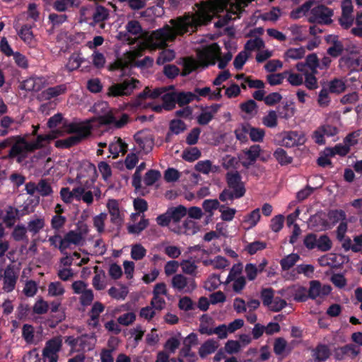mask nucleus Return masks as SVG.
I'll return each mask as SVG.
<instances>
[{
    "label": "nucleus",
    "mask_w": 362,
    "mask_h": 362,
    "mask_svg": "<svg viewBox=\"0 0 362 362\" xmlns=\"http://www.w3.org/2000/svg\"><path fill=\"white\" fill-rule=\"evenodd\" d=\"M173 28L166 25L163 28L153 31L151 35V39L156 47H165L168 42H173L177 35H182L189 32V28L194 31L197 26L201 25L199 18L185 13L183 16L170 20Z\"/></svg>",
    "instance_id": "1"
},
{
    "label": "nucleus",
    "mask_w": 362,
    "mask_h": 362,
    "mask_svg": "<svg viewBox=\"0 0 362 362\" xmlns=\"http://www.w3.org/2000/svg\"><path fill=\"white\" fill-rule=\"evenodd\" d=\"M227 188H225L218 196L222 202L240 199L245 196L246 189L245 183L242 181V177L238 171L228 172L226 175Z\"/></svg>",
    "instance_id": "2"
},
{
    "label": "nucleus",
    "mask_w": 362,
    "mask_h": 362,
    "mask_svg": "<svg viewBox=\"0 0 362 362\" xmlns=\"http://www.w3.org/2000/svg\"><path fill=\"white\" fill-rule=\"evenodd\" d=\"M69 134H75L65 139H59L55 141L54 146L58 148H69L80 144L91 135V127L78 123L71 122L64 124Z\"/></svg>",
    "instance_id": "3"
},
{
    "label": "nucleus",
    "mask_w": 362,
    "mask_h": 362,
    "mask_svg": "<svg viewBox=\"0 0 362 362\" xmlns=\"http://www.w3.org/2000/svg\"><path fill=\"white\" fill-rule=\"evenodd\" d=\"M30 152H33V150L30 141H28L25 138L17 136L9 150L8 158L11 159L16 158V161L21 163L26 158L28 153Z\"/></svg>",
    "instance_id": "4"
},
{
    "label": "nucleus",
    "mask_w": 362,
    "mask_h": 362,
    "mask_svg": "<svg viewBox=\"0 0 362 362\" xmlns=\"http://www.w3.org/2000/svg\"><path fill=\"white\" fill-rule=\"evenodd\" d=\"M137 83L139 81L135 78H127L121 83H114L108 88L107 95L110 97L130 95L136 88Z\"/></svg>",
    "instance_id": "5"
},
{
    "label": "nucleus",
    "mask_w": 362,
    "mask_h": 362,
    "mask_svg": "<svg viewBox=\"0 0 362 362\" xmlns=\"http://www.w3.org/2000/svg\"><path fill=\"white\" fill-rule=\"evenodd\" d=\"M333 14L332 9L324 5H318L311 9L308 22L329 25L332 22V16Z\"/></svg>",
    "instance_id": "6"
},
{
    "label": "nucleus",
    "mask_w": 362,
    "mask_h": 362,
    "mask_svg": "<svg viewBox=\"0 0 362 362\" xmlns=\"http://www.w3.org/2000/svg\"><path fill=\"white\" fill-rule=\"evenodd\" d=\"M62 346V339L61 337H56L47 341L42 350V356L48 358L49 362H57L59 356Z\"/></svg>",
    "instance_id": "7"
},
{
    "label": "nucleus",
    "mask_w": 362,
    "mask_h": 362,
    "mask_svg": "<svg viewBox=\"0 0 362 362\" xmlns=\"http://www.w3.org/2000/svg\"><path fill=\"white\" fill-rule=\"evenodd\" d=\"M171 286L174 289L185 293H192L197 286L194 278H187L181 274L173 276Z\"/></svg>",
    "instance_id": "8"
},
{
    "label": "nucleus",
    "mask_w": 362,
    "mask_h": 362,
    "mask_svg": "<svg viewBox=\"0 0 362 362\" xmlns=\"http://www.w3.org/2000/svg\"><path fill=\"white\" fill-rule=\"evenodd\" d=\"M281 145L286 148H291L303 145L305 141V136L303 132L288 131L281 134Z\"/></svg>",
    "instance_id": "9"
},
{
    "label": "nucleus",
    "mask_w": 362,
    "mask_h": 362,
    "mask_svg": "<svg viewBox=\"0 0 362 362\" xmlns=\"http://www.w3.org/2000/svg\"><path fill=\"white\" fill-rule=\"evenodd\" d=\"M47 84V80L43 76H31L24 80L20 85V88L28 92H38Z\"/></svg>",
    "instance_id": "10"
},
{
    "label": "nucleus",
    "mask_w": 362,
    "mask_h": 362,
    "mask_svg": "<svg viewBox=\"0 0 362 362\" xmlns=\"http://www.w3.org/2000/svg\"><path fill=\"white\" fill-rule=\"evenodd\" d=\"M126 30L128 33L120 32L118 34V39L127 42L129 45L134 43V40L129 36V33L136 35L142 33V28L138 21L132 20L126 25Z\"/></svg>",
    "instance_id": "11"
},
{
    "label": "nucleus",
    "mask_w": 362,
    "mask_h": 362,
    "mask_svg": "<svg viewBox=\"0 0 362 362\" xmlns=\"http://www.w3.org/2000/svg\"><path fill=\"white\" fill-rule=\"evenodd\" d=\"M18 277V274L15 272L13 267L11 265L7 266L4 272L2 289L6 293L13 291L16 288Z\"/></svg>",
    "instance_id": "12"
},
{
    "label": "nucleus",
    "mask_w": 362,
    "mask_h": 362,
    "mask_svg": "<svg viewBox=\"0 0 362 362\" xmlns=\"http://www.w3.org/2000/svg\"><path fill=\"white\" fill-rule=\"evenodd\" d=\"M358 354L359 348L355 344H349L337 349L334 356L336 359L341 361L344 360L347 356L354 358L357 356Z\"/></svg>",
    "instance_id": "13"
},
{
    "label": "nucleus",
    "mask_w": 362,
    "mask_h": 362,
    "mask_svg": "<svg viewBox=\"0 0 362 362\" xmlns=\"http://www.w3.org/2000/svg\"><path fill=\"white\" fill-rule=\"evenodd\" d=\"M67 87L66 84H60L54 87H49L43 90L38 96L40 100H50L66 93Z\"/></svg>",
    "instance_id": "14"
},
{
    "label": "nucleus",
    "mask_w": 362,
    "mask_h": 362,
    "mask_svg": "<svg viewBox=\"0 0 362 362\" xmlns=\"http://www.w3.org/2000/svg\"><path fill=\"white\" fill-rule=\"evenodd\" d=\"M134 139L145 153H149L153 149L154 139L151 135L143 136L142 132H138L134 135Z\"/></svg>",
    "instance_id": "15"
},
{
    "label": "nucleus",
    "mask_w": 362,
    "mask_h": 362,
    "mask_svg": "<svg viewBox=\"0 0 362 362\" xmlns=\"http://www.w3.org/2000/svg\"><path fill=\"white\" fill-rule=\"evenodd\" d=\"M107 207L110 215V221L116 226H121L123 221V218L122 217L119 211L117 200L113 199H109L107 204Z\"/></svg>",
    "instance_id": "16"
},
{
    "label": "nucleus",
    "mask_w": 362,
    "mask_h": 362,
    "mask_svg": "<svg viewBox=\"0 0 362 362\" xmlns=\"http://www.w3.org/2000/svg\"><path fill=\"white\" fill-rule=\"evenodd\" d=\"M199 259L196 256H189V259H183L180 262L182 270L185 274L195 276L197 266L195 264L196 262H199Z\"/></svg>",
    "instance_id": "17"
},
{
    "label": "nucleus",
    "mask_w": 362,
    "mask_h": 362,
    "mask_svg": "<svg viewBox=\"0 0 362 362\" xmlns=\"http://www.w3.org/2000/svg\"><path fill=\"white\" fill-rule=\"evenodd\" d=\"M218 347V343L213 339L205 341L199 349V354L202 358H206L208 355L214 353Z\"/></svg>",
    "instance_id": "18"
},
{
    "label": "nucleus",
    "mask_w": 362,
    "mask_h": 362,
    "mask_svg": "<svg viewBox=\"0 0 362 362\" xmlns=\"http://www.w3.org/2000/svg\"><path fill=\"white\" fill-rule=\"evenodd\" d=\"M339 64L346 66L351 71L359 70L362 66V59L360 57L354 58L351 56H343L339 59Z\"/></svg>",
    "instance_id": "19"
},
{
    "label": "nucleus",
    "mask_w": 362,
    "mask_h": 362,
    "mask_svg": "<svg viewBox=\"0 0 362 362\" xmlns=\"http://www.w3.org/2000/svg\"><path fill=\"white\" fill-rule=\"evenodd\" d=\"M35 24H24L18 32L19 37L27 45H32L34 42V35L33 28Z\"/></svg>",
    "instance_id": "20"
},
{
    "label": "nucleus",
    "mask_w": 362,
    "mask_h": 362,
    "mask_svg": "<svg viewBox=\"0 0 362 362\" xmlns=\"http://www.w3.org/2000/svg\"><path fill=\"white\" fill-rule=\"evenodd\" d=\"M313 356L317 362L325 361L330 356V350L327 345L320 344L314 349Z\"/></svg>",
    "instance_id": "21"
},
{
    "label": "nucleus",
    "mask_w": 362,
    "mask_h": 362,
    "mask_svg": "<svg viewBox=\"0 0 362 362\" xmlns=\"http://www.w3.org/2000/svg\"><path fill=\"white\" fill-rule=\"evenodd\" d=\"M177 103L180 107L189 104L194 100H199V97L192 92H175Z\"/></svg>",
    "instance_id": "22"
},
{
    "label": "nucleus",
    "mask_w": 362,
    "mask_h": 362,
    "mask_svg": "<svg viewBox=\"0 0 362 362\" xmlns=\"http://www.w3.org/2000/svg\"><path fill=\"white\" fill-rule=\"evenodd\" d=\"M211 49H214V52H217L218 57L217 59L218 60V67L220 69H223L226 67L228 62L232 59L233 55L230 52H228L223 57H220L221 54V49L217 43H213L211 46Z\"/></svg>",
    "instance_id": "23"
},
{
    "label": "nucleus",
    "mask_w": 362,
    "mask_h": 362,
    "mask_svg": "<svg viewBox=\"0 0 362 362\" xmlns=\"http://www.w3.org/2000/svg\"><path fill=\"white\" fill-rule=\"evenodd\" d=\"M110 11L105 6L97 5L93 14V20L95 23H99L108 19Z\"/></svg>",
    "instance_id": "24"
},
{
    "label": "nucleus",
    "mask_w": 362,
    "mask_h": 362,
    "mask_svg": "<svg viewBox=\"0 0 362 362\" xmlns=\"http://www.w3.org/2000/svg\"><path fill=\"white\" fill-rule=\"evenodd\" d=\"M27 228L23 224L16 225L11 233V237L15 241H25L28 242V238L27 235Z\"/></svg>",
    "instance_id": "25"
},
{
    "label": "nucleus",
    "mask_w": 362,
    "mask_h": 362,
    "mask_svg": "<svg viewBox=\"0 0 362 362\" xmlns=\"http://www.w3.org/2000/svg\"><path fill=\"white\" fill-rule=\"evenodd\" d=\"M327 218L334 226L339 222L345 221L346 219V214L342 209H332L328 211Z\"/></svg>",
    "instance_id": "26"
},
{
    "label": "nucleus",
    "mask_w": 362,
    "mask_h": 362,
    "mask_svg": "<svg viewBox=\"0 0 362 362\" xmlns=\"http://www.w3.org/2000/svg\"><path fill=\"white\" fill-rule=\"evenodd\" d=\"M162 100L163 109L168 111L173 110L177 103L175 91L163 94Z\"/></svg>",
    "instance_id": "27"
},
{
    "label": "nucleus",
    "mask_w": 362,
    "mask_h": 362,
    "mask_svg": "<svg viewBox=\"0 0 362 362\" xmlns=\"http://www.w3.org/2000/svg\"><path fill=\"white\" fill-rule=\"evenodd\" d=\"M168 211L170 215L171 219L174 222L180 221L183 217L186 216L187 213V208L182 205L170 208L168 209Z\"/></svg>",
    "instance_id": "28"
},
{
    "label": "nucleus",
    "mask_w": 362,
    "mask_h": 362,
    "mask_svg": "<svg viewBox=\"0 0 362 362\" xmlns=\"http://www.w3.org/2000/svg\"><path fill=\"white\" fill-rule=\"evenodd\" d=\"M273 156L281 165L291 164L293 161V158L288 156L286 151L281 148H277Z\"/></svg>",
    "instance_id": "29"
},
{
    "label": "nucleus",
    "mask_w": 362,
    "mask_h": 362,
    "mask_svg": "<svg viewBox=\"0 0 362 362\" xmlns=\"http://www.w3.org/2000/svg\"><path fill=\"white\" fill-rule=\"evenodd\" d=\"M148 225V219L144 218V216L143 215L142 218L138 223L129 225L127 226V231L129 234L139 235L145 230Z\"/></svg>",
    "instance_id": "30"
},
{
    "label": "nucleus",
    "mask_w": 362,
    "mask_h": 362,
    "mask_svg": "<svg viewBox=\"0 0 362 362\" xmlns=\"http://www.w3.org/2000/svg\"><path fill=\"white\" fill-rule=\"evenodd\" d=\"M300 257L296 253H291L280 261V265L283 271H287L293 267L299 260Z\"/></svg>",
    "instance_id": "31"
},
{
    "label": "nucleus",
    "mask_w": 362,
    "mask_h": 362,
    "mask_svg": "<svg viewBox=\"0 0 362 362\" xmlns=\"http://www.w3.org/2000/svg\"><path fill=\"white\" fill-rule=\"evenodd\" d=\"M66 318L65 312L64 310L50 313L49 318L47 320V323L50 328H55L59 323L62 322Z\"/></svg>",
    "instance_id": "32"
},
{
    "label": "nucleus",
    "mask_w": 362,
    "mask_h": 362,
    "mask_svg": "<svg viewBox=\"0 0 362 362\" xmlns=\"http://www.w3.org/2000/svg\"><path fill=\"white\" fill-rule=\"evenodd\" d=\"M20 210L8 206L6 210V216L4 218V222L6 223L7 227H11L13 226L15 220L18 218Z\"/></svg>",
    "instance_id": "33"
},
{
    "label": "nucleus",
    "mask_w": 362,
    "mask_h": 362,
    "mask_svg": "<svg viewBox=\"0 0 362 362\" xmlns=\"http://www.w3.org/2000/svg\"><path fill=\"white\" fill-rule=\"evenodd\" d=\"M45 219L42 218H37L33 219L28 223L27 230L33 235L38 233L45 227Z\"/></svg>",
    "instance_id": "34"
},
{
    "label": "nucleus",
    "mask_w": 362,
    "mask_h": 362,
    "mask_svg": "<svg viewBox=\"0 0 362 362\" xmlns=\"http://www.w3.org/2000/svg\"><path fill=\"white\" fill-rule=\"evenodd\" d=\"M83 62V59L78 54H72L69 58L68 62L66 64V69L69 71H72L78 69Z\"/></svg>",
    "instance_id": "35"
},
{
    "label": "nucleus",
    "mask_w": 362,
    "mask_h": 362,
    "mask_svg": "<svg viewBox=\"0 0 362 362\" xmlns=\"http://www.w3.org/2000/svg\"><path fill=\"white\" fill-rule=\"evenodd\" d=\"M83 240V238L81 232L70 230L64 235L65 242H69L70 244L75 245H80Z\"/></svg>",
    "instance_id": "36"
},
{
    "label": "nucleus",
    "mask_w": 362,
    "mask_h": 362,
    "mask_svg": "<svg viewBox=\"0 0 362 362\" xmlns=\"http://www.w3.org/2000/svg\"><path fill=\"white\" fill-rule=\"evenodd\" d=\"M260 297L264 306L269 307L274 298V291L272 288H264L261 290Z\"/></svg>",
    "instance_id": "37"
},
{
    "label": "nucleus",
    "mask_w": 362,
    "mask_h": 362,
    "mask_svg": "<svg viewBox=\"0 0 362 362\" xmlns=\"http://www.w3.org/2000/svg\"><path fill=\"white\" fill-rule=\"evenodd\" d=\"M332 246V241L327 235H322L317 238V248L321 252L329 251Z\"/></svg>",
    "instance_id": "38"
},
{
    "label": "nucleus",
    "mask_w": 362,
    "mask_h": 362,
    "mask_svg": "<svg viewBox=\"0 0 362 362\" xmlns=\"http://www.w3.org/2000/svg\"><path fill=\"white\" fill-rule=\"evenodd\" d=\"M37 187V192L42 197H47L53 193L52 188L46 179H41L38 182Z\"/></svg>",
    "instance_id": "39"
},
{
    "label": "nucleus",
    "mask_w": 362,
    "mask_h": 362,
    "mask_svg": "<svg viewBox=\"0 0 362 362\" xmlns=\"http://www.w3.org/2000/svg\"><path fill=\"white\" fill-rule=\"evenodd\" d=\"M346 89L344 82L339 78H334L329 82V91L332 93L339 94L344 92Z\"/></svg>",
    "instance_id": "40"
},
{
    "label": "nucleus",
    "mask_w": 362,
    "mask_h": 362,
    "mask_svg": "<svg viewBox=\"0 0 362 362\" xmlns=\"http://www.w3.org/2000/svg\"><path fill=\"white\" fill-rule=\"evenodd\" d=\"M76 0H56L53 2V8L59 12H64L74 6Z\"/></svg>",
    "instance_id": "41"
},
{
    "label": "nucleus",
    "mask_w": 362,
    "mask_h": 362,
    "mask_svg": "<svg viewBox=\"0 0 362 362\" xmlns=\"http://www.w3.org/2000/svg\"><path fill=\"white\" fill-rule=\"evenodd\" d=\"M305 54V49L303 47L299 48H289L285 52V57L291 59H302Z\"/></svg>",
    "instance_id": "42"
},
{
    "label": "nucleus",
    "mask_w": 362,
    "mask_h": 362,
    "mask_svg": "<svg viewBox=\"0 0 362 362\" xmlns=\"http://www.w3.org/2000/svg\"><path fill=\"white\" fill-rule=\"evenodd\" d=\"M288 74H289V71H285L278 74H272L267 76V79L271 86L279 85L283 83L284 79L286 78Z\"/></svg>",
    "instance_id": "43"
},
{
    "label": "nucleus",
    "mask_w": 362,
    "mask_h": 362,
    "mask_svg": "<svg viewBox=\"0 0 362 362\" xmlns=\"http://www.w3.org/2000/svg\"><path fill=\"white\" fill-rule=\"evenodd\" d=\"M317 72H308L305 73V86L309 90H315L318 88L317 79L315 77Z\"/></svg>",
    "instance_id": "44"
},
{
    "label": "nucleus",
    "mask_w": 362,
    "mask_h": 362,
    "mask_svg": "<svg viewBox=\"0 0 362 362\" xmlns=\"http://www.w3.org/2000/svg\"><path fill=\"white\" fill-rule=\"evenodd\" d=\"M108 294L115 299L124 300L128 294V290L126 286H122L121 289L112 286L108 290Z\"/></svg>",
    "instance_id": "45"
},
{
    "label": "nucleus",
    "mask_w": 362,
    "mask_h": 362,
    "mask_svg": "<svg viewBox=\"0 0 362 362\" xmlns=\"http://www.w3.org/2000/svg\"><path fill=\"white\" fill-rule=\"evenodd\" d=\"M249 135L252 141L260 142L263 141L265 132L262 129L253 127L249 124Z\"/></svg>",
    "instance_id": "46"
},
{
    "label": "nucleus",
    "mask_w": 362,
    "mask_h": 362,
    "mask_svg": "<svg viewBox=\"0 0 362 362\" xmlns=\"http://www.w3.org/2000/svg\"><path fill=\"white\" fill-rule=\"evenodd\" d=\"M222 204H220L218 199H206L202 203V207L204 210L207 212L210 213V216L213 215V211L216 210L221 208Z\"/></svg>",
    "instance_id": "47"
},
{
    "label": "nucleus",
    "mask_w": 362,
    "mask_h": 362,
    "mask_svg": "<svg viewBox=\"0 0 362 362\" xmlns=\"http://www.w3.org/2000/svg\"><path fill=\"white\" fill-rule=\"evenodd\" d=\"M64 291V288L59 281L51 282L48 286V294L51 296H62Z\"/></svg>",
    "instance_id": "48"
},
{
    "label": "nucleus",
    "mask_w": 362,
    "mask_h": 362,
    "mask_svg": "<svg viewBox=\"0 0 362 362\" xmlns=\"http://www.w3.org/2000/svg\"><path fill=\"white\" fill-rule=\"evenodd\" d=\"M262 123L264 126L274 128L277 126V115L274 110L269 111L268 114L262 118Z\"/></svg>",
    "instance_id": "49"
},
{
    "label": "nucleus",
    "mask_w": 362,
    "mask_h": 362,
    "mask_svg": "<svg viewBox=\"0 0 362 362\" xmlns=\"http://www.w3.org/2000/svg\"><path fill=\"white\" fill-rule=\"evenodd\" d=\"M201 156V152L197 147L183 151L182 158L187 161L192 162L197 160Z\"/></svg>",
    "instance_id": "50"
},
{
    "label": "nucleus",
    "mask_w": 362,
    "mask_h": 362,
    "mask_svg": "<svg viewBox=\"0 0 362 362\" xmlns=\"http://www.w3.org/2000/svg\"><path fill=\"white\" fill-rule=\"evenodd\" d=\"M169 128L172 133L179 134L186 129V124L181 119H173L170 122Z\"/></svg>",
    "instance_id": "51"
},
{
    "label": "nucleus",
    "mask_w": 362,
    "mask_h": 362,
    "mask_svg": "<svg viewBox=\"0 0 362 362\" xmlns=\"http://www.w3.org/2000/svg\"><path fill=\"white\" fill-rule=\"evenodd\" d=\"M219 211L221 213V218L223 221H231L233 219L237 211L234 208L227 207L226 209L225 205L222 204L219 209Z\"/></svg>",
    "instance_id": "52"
},
{
    "label": "nucleus",
    "mask_w": 362,
    "mask_h": 362,
    "mask_svg": "<svg viewBox=\"0 0 362 362\" xmlns=\"http://www.w3.org/2000/svg\"><path fill=\"white\" fill-rule=\"evenodd\" d=\"M146 254V250L140 244H136L132 246L131 250V257L134 260H141Z\"/></svg>",
    "instance_id": "53"
},
{
    "label": "nucleus",
    "mask_w": 362,
    "mask_h": 362,
    "mask_svg": "<svg viewBox=\"0 0 362 362\" xmlns=\"http://www.w3.org/2000/svg\"><path fill=\"white\" fill-rule=\"evenodd\" d=\"M197 69V64L194 59L189 58L185 60L181 75L186 76Z\"/></svg>",
    "instance_id": "54"
},
{
    "label": "nucleus",
    "mask_w": 362,
    "mask_h": 362,
    "mask_svg": "<svg viewBox=\"0 0 362 362\" xmlns=\"http://www.w3.org/2000/svg\"><path fill=\"white\" fill-rule=\"evenodd\" d=\"M22 337L28 343H33L34 340V327L31 325L25 324L22 328Z\"/></svg>",
    "instance_id": "55"
},
{
    "label": "nucleus",
    "mask_w": 362,
    "mask_h": 362,
    "mask_svg": "<svg viewBox=\"0 0 362 362\" xmlns=\"http://www.w3.org/2000/svg\"><path fill=\"white\" fill-rule=\"evenodd\" d=\"M160 177V173L156 170H148L144 176V182L147 186L153 185Z\"/></svg>",
    "instance_id": "56"
},
{
    "label": "nucleus",
    "mask_w": 362,
    "mask_h": 362,
    "mask_svg": "<svg viewBox=\"0 0 362 362\" xmlns=\"http://www.w3.org/2000/svg\"><path fill=\"white\" fill-rule=\"evenodd\" d=\"M260 151L259 145L255 144L251 146L249 149L244 151V153L247 156L248 160L255 162L259 157Z\"/></svg>",
    "instance_id": "57"
},
{
    "label": "nucleus",
    "mask_w": 362,
    "mask_h": 362,
    "mask_svg": "<svg viewBox=\"0 0 362 362\" xmlns=\"http://www.w3.org/2000/svg\"><path fill=\"white\" fill-rule=\"evenodd\" d=\"M308 296L310 299H316L317 297H320V282L319 281L313 280L310 282Z\"/></svg>",
    "instance_id": "58"
},
{
    "label": "nucleus",
    "mask_w": 362,
    "mask_h": 362,
    "mask_svg": "<svg viewBox=\"0 0 362 362\" xmlns=\"http://www.w3.org/2000/svg\"><path fill=\"white\" fill-rule=\"evenodd\" d=\"M264 47V42L260 37H256L253 40H249L245 45V49L253 51L256 49H259Z\"/></svg>",
    "instance_id": "59"
},
{
    "label": "nucleus",
    "mask_w": 362,
    "mask_h": 362,
    "mask_svg": "<svg viewBox=\"0 0 362 362\" xmlns=\"http://www.w3.org/2000/svg\"><path fill=\"white\" fill-rule=\"evenodd\" d=\"M249 57L246 52L242 51L239 52L233 61L234 67L237 70H241Z\"/></svg>",
    "instance_id": "60"
},
{
    "label": "nucleus",
    "mask_w": 362,
    "mask_h": 362,
    "mask_svg": "<svg viewBox=\"0 0 362 362\" xmlns=\"http://www.w3.org/2000/svg\"><path fill=\"white\" fill-rule=\"evenodd\" d=\"M284 216L281 214L275 216L271 220L270 228L274 232H279L284 226Z\"/></svg>",
    "instance_id": "61"
},
{
    "label": "nucleus",
    "mask_w": 362,
    "mask_h": 362,
    "mask_svg": "<svg viewBox=\"0 0 362 362\" xmlns=\"http://www.w3.org/2000/svg\"><path fill=\"white\" fill-rule=\"evenodd\" d=\"M105 310V306L100 302L96 301L93 303L89 313L90 320H98L100 313Z\"/></svg>",
    "instance_id": "62"
},
{
    "label": "nucleus",
    "mask_w": 362,
    "mask_h": 362,
    "mask_svg": "<svg viewBox=\"0 0 362 362\" xmlns=\"http://www.w3.org/2000/svg\"><path fill=\"white\" fill-rule=\"evenodd\" d=\"M305 64L312 72H317V68L320 66L319 59L317 54L312 53L308 54L305 59Z\"/></svg>",
    "instance_id": "63"
},
{
    "label": "nucleus",
    "mask_w": 362,
    "mask_h": 362,
    "mask_svg": "<svg viewBox=\"0 0 362 362\" xmlns=\"http://www.w3.org/2000/svg\"><path fill=\"white\" fill-rule=\"evenodd\" d=\"M48 310L49 303L43 299L37 300L33 308V313L37 315L45 314Z\"/></svg>",
    "instance_id": "64"
}]
</instances>
